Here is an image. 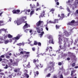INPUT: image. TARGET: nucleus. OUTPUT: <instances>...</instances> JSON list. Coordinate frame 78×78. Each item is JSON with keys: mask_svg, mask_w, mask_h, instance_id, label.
I'll return each instance as SVG.
<instances>
[{"mask_svg": "<svg viewBox=\"0 0 78 78\" xmlns=\"http://www.w3.org/2000/svg\"><path fill=\"white\" fill-rule=\"evenodd\" d=\"M26 19H27L26 17H23L21 19L17 21H15L14 22L15 24H17V25H20V24H22V22H23V23H25V22H27V21H24L25 19L26 20Z\"/></svg>", "mask_w": 78, "mask_h": 78, "instance_id": "obj_1", "label": "nucleus"}, {"mask_svg": "<svg viewBox=\"0 0 78 78\" xmlns=\"http://www.w3.org/2000/svg\"><path fill=\"white\" fill-rule=\"evenodd\" d=\"M35 28H36L38 33H41L39 34V35L40 36V37L41 38L42 37V36H43V34H44V32H41V31H43V29L42 28H40L39 27H35Z\"/></svg>", "mask_w": 78, "mask_h": 78, "instance_id": "obj_2", "label": "nucleus"}, {"mask_svg": "<svg viewBox=\"0 0 78 78\" xmlns=\"http://www.w3.org/2000/svg\"><path fill=\"white\" fill-rule=\"evenodd\" d=\"M28 27H30V25L29 24H28L27 23H26L25 24L23 27V29L24 31V32H25V33H27V32H28V30H30L29 29H26L25 30V29H26V28H28Z\"/></svg>", "mask_w": 78, "mask_h": 78, "instance_id": "obj_3", "label": "nucleus"}, {"mask_svg": "<svg viewBox=\"0 0 78 78\" xmlns=\"http://www.w3.org/2000/svg\"><path fill=\"white\" fill-rule=\"evenodd\" d=\"M36 25L37 27H39L40 26L41 27H43L44 22L39 20L37 23H36Z\"/></svg>", "mask_w": 78, "mask_h": 78, "instance_id": "obj_4", "label": "nucleus"}, {"mask_svg": "<svg viewBox=\"0 0 78 78\" xmlns=\"http://www.w3.org/2000/svg\"><path fill=\"white\" fill-rule=\"evenodd\" d=\"M20 37V35L18 34L16 37H15L12 38V39H9V42H12V40H15V39L16 40H19Z\"/></svg>", "mask_w": 78, "mask_h": 78, "instance_id": "obj_5", "label": "nucleus"}, {"mask_svg": "<svg viewBox=\"0 0 78 78\" xmlns=\"http://www.w3.org/2000/svg\"><path fill=\"white\" fill-rule=\"evenodd\" d=\"M50 64L51 65V68H50V71L51 72V73L53 72V71H54V68H53V64H54V63L53 62H50Z\"/></svg>", "mask_w": 78, "mask_h": 78, "instance_id": "obj_6", "label": "nucleus"}, {"mask_svg": "<svg viewBox=\"0 0 78 78\" xmlns=\"http://www.w3.org/2000/svg\"><path fill=\"white\" fill-rule=\"evenodd\" d=\"M48 39H51V40H50L49 41V44H50V43L53 44V38L52 37V36H51V35L48 36Z\"/></svg>", "mask_w": 78, "mask_h": 78, "instance_id": "obj_7", "label": "nucleus"}, {"mask_svg": "<svg viewBox=\"0 0 78 78\" xmlns=\"http://www.w3.org/2000/svg\"><path fill=\"white\" fill-rule=\"evenodd\" d=\"M25 73L24 74V75L25 76V78H29V75L27 73H28V71L26 69H25L24 71Z\"/></svg>", "mask_w": 78, "mask_h": 78, "instance_id": "obj_8", "label": "nucleus"}, {"mask_svg": "<svg viewBox=\"0 0 78 78\" xmlns=\"http://www.w3.org/2000/svg\"><path fill=\"white\" fill-rule=\"evenodd\" d=\"M58 36H59L58 38V40H59V44L60 45H61L62 44L61 41H62V38H63V37H62L61 35H59Z\"/></svg>", "mask_w": 78, "mask_h": 78, "instance_id": "obj_9", "label": "nucleus"}, {"mask_svg": "<svg viewBox=\"0 0 78 78\" xmlns=\"http://www.w3.org/2000/svg\"><path fill=\"white\" fill-rule=\"evenodd\" d=\"M20 10H14L12 11V12L13 14H19V12H20Z\"/></svg>", "mask_w": 78, "mask_h": 78, "instance_id": "obj_10", "label": "nucleus"}, {"mask_svg": "<svg viewBox=\"0 0 78 78\" xmlns=\"http://www.w3.org/2000/svg\"><path fill=\"white\" fill-rule=\"evenodd\" d=\"M77 4H78V0H76L75 2L74 3V4L73 5H71V7H72V6H75V8H77Z\"/></svg>", "mask_w": 78, "mask_h": 78, "instance_id": "obj_11", "label": "nucleus"}, {"mask_svg": "<svg viewBox=\"0 0 78 78\" xmlns=\"http://www.w3.org/2000/svg\"><path fill=\"white\" fill-rule=\"evenodd\" d=\"M66 46H67V45H66V44L65 43L64 44V45L63 47L61 48L62 46H60L59 47L60 48H62V49H64V50H66Z\"/></svg>", "mask_w": 78, "mask_h": 78, "instance_id": "obj_12", "label": "nucleus"}, {"mask_svg": "<svg viewBox=\"0 0 78 78\" xmlns=\"http://www.w3.org/2000/svg\"><path fill=\"white\" fill-rule=\"evenodd\" d=\"M49 51L50 53V55L54 56H56V54H53V51H52V50H49Z\"/></svg>", "mask_w": 78, "mask_h": 78, "instance_id": "obj_13", "label": "nucleus"}, {"mask_svg": "<svg viewBox=\"0 0 78 78\" xmlns=\"http://www.w3.org/2000/svg\"><path fill=\"white\" fill-rule=\"evenodd\" d=\"M31 10L32 11L30 12V17H31L32 16V15L34 14V9H31Z\"/></svg>", "mask_w": 78, "mask_h": 78, "instance_id": "obj_14", "label": "nucleus"}, {"mask_svg": "<svg viewBox=\"0 0 78 78\" xmlns=\"http://www.w3.org/2000/svg\"><path fill=\"white\" fill-rule=\"evenodd\" d=\"M5 22L4 21H0V26H3L5 25Z\"/></svg>", "mask_w": 78, "mask_h": 78, "instance_id": "obj_15", "label": "nucleus"}, {"mask_svg": "<svg viewBox=\"0 0 78 78\" xmlns=\"http://www.w3.org/2000/svg\"><path fill=\"white\" fill-rule=\"evenodd\" d=\"M45 15V12L43 11V12L41 13V14L40 15V16H39V18L41 17H43L44 16V15Z\"/></svg>", "mask_w": 78, "mask_h": 78, "instance_id": "obj_16", "label": "nucleus"}, {"mask_svg": "<svg viewBox=\"0 0 78 78\" xmlns=\"http://www.w3.org/2000/svg\"><path fill=\"white\" fill-rule=\"evenodd\" d=\"M6 30H7V29H5L4 28L1 29L0 30V31H5V33H8V31H6Z\"/></svg>", "mask_w": 78, "mask_h": 78, "instance_id": "obj_17", "label": "nucleus"}, {"mask_svg": "<svg viewBox=\"0 0 78 78\" xmlns=\"http://www.w3.org/2000/svg\"><path fill=\"white\" fill-rule=\"evenodd\" d=\"M63 34H65V36H69V33L67 31H66L65 32H64L63 33Z\"/></svg>", "mask_w": 78, "mask_h": 78, "instance_id": "obj_18", "label": "nucleus"}, {"mask_svg": "<svg viewBox=\"0 0 78 78\" xmlns=\"http://www.w3.org/2000/svg\"><path fill=\"white\" fill-rule=\"evenodd\" d=\"M0 75H1L0 76V77L1 78H2V75H4L3 78H5V74H4V73H0Z\"/></svg>", "mask_w": 78, "mask_h": 78, "instance_id": "obj_19", "label": "nucleus"}, {"mask_svg": "<svg viewBox=\"0 0 78 78\" xmlns=\"http://www.w3.org/2000/svg\"><path fill=\"white\" fill-rule=\"evenodd\" d=\"M31 11V10H30V9H29L28 10H27L26 12L25 13L26 14H27V15H28L29 14V13Z\"/></svg>", "mask_w": 78, "mask_h": 78, "instance_id": "obj_20", "label": "nucleus"}, {"mask_svg": "<svg viewBox=\"0 0 78 78\" xmlns=\"http://www.w3.org/2000/svg\"><path fill=\"white\" fill-rule=\"evenodd\" d=\"M29 55H30V54L26 55H24V58H26L27 59V58H28V56H29Z\"/></svg>", "mask_w": 78, "mask_h": 78, "instance_id": "obj_21", "label": "nucleus"}, {"mask_svg": "<svg viewBox=\"0 0 78 78\" xmlns=\"http://www.w3.org/2000/svg\"><path fill=\"white\" fill-rule=\"evenodd\" d=\"M74 22H75V20H73L71 21V23H69L68 24V25H71V23H73Z\"/></svg>", "mask_w": 78, "mask_h": 78, "instance_id": "obj_22", "label": "nucleus"}, {"mask_svg": "<svg viewBox=\"0 0 78 78\" xmlns=\"http://www.w3.org/2000/svg\"><path fill=\"white\" fill-rule=\"evenodd\" d=\"M56 22H54L51 21H49L48 22V23H55Z\"/></svg>", "mask_w": 78, "mask_h": 78, "instance_id": "obj_23", "label": "nucleus"}, {"mask_svg": "<svg viewBox=\"0 0 78 78\" xmlns=\"http://www.w3.org/2000/svg\"><path fill=\"white\" fill-rule=\"evenodd\" d=\"M9 40H7L6 41H5V44H7L8 43H9Z\"/></svg>", "mask_w": 78, "mask_h": 78, "instance_id": "obj_24", "label": "nucleus"}, {"mask_svg": "<svg viewBox=\"0 0 78 78\" xmlns=\"http://www.w3.org/2000/svg\"><path fill=\"white\" fill-rule=\"evenodd\" d=\"M36 75H39V72L38 71H36V73H34L35 76H36Z\"/></svg>", "mask_w": 78, "mask_h": 78, "instance_id": "obj_25", "label": "nucleus"}, {"mask_svg": "<svg viewBox=\"0 0 78 78\" xmlns=\"http://www.w3.org/2000/svg\"><path fill=\"white\" fill-rule=\"evenodd\" d=\"M8 37L9 38H12V36L11 34H9L8 35Z\"/></svg>", "mask_w": 78, "mask_h": 78, "instance_id": "obj_26", "label": "nucleus"}, {"mask_svg": "<svg viewBox=\"0 0 78 78\" xmlns=\"http://www.w3.org/2000/svg\"><path fill=\"white\" fill-rule=\"evenodd\" d=\"M21 74H22V72L20 71L19 73H17V75H18V76H20L21 75Z\"/></svg>", "mask_w": 78, "mask_h": 78, "instance_id": "obj_27", "label": "nucleus"}, {"mask_svg": "<svg viewBox=\"0 0 78 78\" xmlns=\"http://www.w3.org/2000/svg\"><path fill=\"white\" fill-rule=\"evenodd\" d=\"M68 54L69 56H71V55H72V53L70 52H68Z\"/></svg>", "mask_w": 78, "mask_h": 78, "instance_id": "obj_28", "label": "nucleus"}, {"mask_svg": "<svg viewBox=\"0 0 78 78\" xmlns=\"http://www.w3.org/2000/svg\"><path fill=\"white\" fill-rule=\"evenodd\" d=\"M55 9L52 8L51 9L50 12H54L55 11Z\"/></svg>", "mask_w": 78, "mask_h": 78, "instance_id": "obj_29", "label": "nucleus"}, {"mask_svg": "<svg viewBox=\"0 0 78 78\" xmlns=\"http://www.w3.org/2000/svg\"><path fill=\"white\" fill-rule=\"evenodd\" d=\"M67 9L68 12H70V9H69V7H67Z\"/></svg>", "mask_w": 78, "mask_h": 78, "instance_id": "obj_30", "label": "nucleus"}, {"mask_svg": "<svg viewBox=\"0 0 78 78\" xmlns=\"http://www.w3.org/2000/svg\"><path fill=\"white\" fill-rule=\"evenodd\" d=\"M27 67L28 68H30V62H29L28 64L27 65Z\"/></svg>", "mask_w": 78, "mask_h": 78, "instance_id": "obj_31", "label": "nucleus"}, {"mask_svg": "<svg viewBox=\"0 0 78 78\" xmlns=\"http://www.w3.org/2000/svg\"><path fill=\"white\" fill-rule=\"evenodd\" d=\"M20 70V69H16L14 70V72H17V71L18 70Z\"/></svg>", "mask_w": 78, "mask_h": 78, "instance_id": "obj_32", "label": "nucleus"}, {"mask_svg": "<svg viewBox=\"0 0 78 78\" xmlns=\"http://www.w3.org/2000/svg\"><path fill=\"white\" fill-rule=\"evenodd\" d=\"M72 67H75V63H73L72 64Z\"/></svg>", "mask_w": 78, "mask_h": 78, "instance_id": "obj_33", "label": "nucleus"}, {"mask_svg": "<svg viewBox=\"0 0 78 78\" xmlns=\"http://www.w3.org/2000/svg\"><path fill=\"white\" fill-rule=\"evenodd\" d=\"M30 6L31 9H33V8H34V7L32 6V4H30Z\"/></svg>", "mask_w": 78, "mask_h": 78, "instance_id": "obj_34", "label": "nucleus"}, {"mask_svg": "<svg viewBox=\"0 0 78 78\" xmlns=\"http://www.w3.org/2000/svg\"><path fill=\"white\" fill-rule=\"evenodd\" d=\"M17 45H19V46H21L22 45V43H20L19 44H17Z\"/></svg>", "mask_w": 78, "mask_h": 78, "instance_id": "obj_35", "label": "nucleus"}, {"mask_svg": "<svg viewBox=\"0 0 78 78\" xmlns=\"http://www.w3.org/2000/svg\"><path fill=\"white\" fill-rule=\"evenodd\" d=\"M5 55H2L1 56L0 58H5Z\"/></svg>", "mask_w": 78, "mask_h": 78, "instance_id": "obj_36", "label": "nucleus"}, {"mask_svg": "<svg viewBox=\"0 0 78 78\" xmlns=\"http://www.w3.org/2000/svg\"><path fill=\"white\" fill-rule=\"evenodd\" d=\"M27 62V58H24L23 59V62Z\"/></svg>", "mask_w": 78, "mask_h": 78, "instance_id": "obj_37", "label": "nucleus"}, {"mask_svg": "<svg viewBox=\"0 0 78 78\" xmlns=\"http://www.w3.org/2000/svg\"><path fill=\"white\" fill-rule=\"evenodd\" d=\"M37 42L36 41H35L34 42V45H37Z\"/></svg>", "mask_w": 78, "mask_h": 78, "instance_id": "obj_38", "label": "nucleus"}, {"mask_svg": "<svg viewBox=\"0 0 78 78\" xmlns=\"http://www.w3.org/2000/svg\"><path fill=\"white\" fill-rule=\"evenodd\" d=\"M37 45H38V46H41V43L40 42H38Z\"/></svg>", "mask_w": 78, "mask_h": 78, "instance_id": "obj_39", "label": "nucleus"}, {"mask_svg": "<svg viewBox=\"0 0 78 78\" xmlns=\"http://www.w3.org/2000/svg\"><path fill=\"white\" fill-rule=\"evenodd\" d=\"M61 16H62V17L64 18V14H63V13L62 14Z\"/></svg>", "mask_w": 78, "mask_h": 78, "instance_id": "obj_40", "label": "nucleus"}, {"mask_svg": "<svg viewBox=\"0 0 78 78\" xmlns=\"http://www.w3.org/2000/svg\"><path fill=\"white\" fill-rule=\"evenodd\" d=\"M58 19L57 20L55 19V20L54 22H56V23H58Z\"/></svg>", "mask_w": 78, "mask_h": 78, "instance_id": "obj_41", "label": "nucleus"}, {"mask_svg": "<svg viewBox=\"0 0 78 78\" xmlns=\"http://www.w3.org/2000/svg\"><path fill=\"white\" fill-rule=\"evenodd\" d=\"M56 29H59V26H58L57 25H56Z\"/></svg>", "mask_w": 78, "mask_h": 78, "instance_id": "obj_42", "label": "nucleus"}, {"mask_svg": "<svg viewBox=\"0 0 78 78\" xmlns=\"http://www.w3.org/2000/svg\"><path fill=\"white\" fill-rule=\"evenodd\" d=\"M7 68H8V65H6V66L4 67V68L5 69H7Z\"/></svg>", "mask_w": 78, "mask_h": 78, "instance_id": "obj_43", "label": "nucleus"}, {"mask_svg": "<svg viewBox=\"0 0 78 78\" xmlns=\"http://www.w3.org/2000/svg\"><path fill=\"white\" fill-rule=\"evenodd\" d=\"M62 65V63L61 62H59L58 63V66H61Z\"/></svg>", "mask_w": 78, "mask_h": 78, "instance_id": "obj_44", "label": "nucleus"}, {"mask_svg": "<svg viewBox=\"0 0 78 78\" xmlns=\"http://www.w3.org/2000/svg\"><path fill=\"white\" fill-rule=\"evenodd\" d=\"M50 75H51V74L48 73L47 75V76L48 77H50Z\"/></svg>", "mask_w": 78, "mask_h": 78, "instance_id": "obj_45", "label": "nucleus"}, {"mask_svg": "<svg viewBox=\"0 0 78 78\" xmlns=\"http://www.w3.org/2000/svg\"><path fill=\"white\" fill-rule=\"evenodd\" d=\"M41 10V8H40L37 9H36V11H38V10Z\"/></svg>", "mask_w": 78, "mask_h": 78, "instance_id": "obj_46", "label": "nucleus"}, {"mask_svg": "<svg viewBox=\"0 0 78 78\" xmlns=\"http://www.w3.org/2000/svg\"><path fill=\"white\" fill-rule=\"evenodd\" d=\"M60 78H63V76H62V74L60 75Z\"/></svg>", "mask_w": 78, "mask_h": 78, "instance_id": "obj_47", "label": "nucleus"}, {"mask_svg": "<svg viewBox=\"0 0 78 78\" xmlns=\"http://www.w3.org/2000/svg\"><path fill=\"white\" fill-rule=\"evenodd\" d=\"M39 6V3L37 2V6Z\"/></svg>", "mask_w": 78, "mask_h": 78, "instance_id": "obj_48", "label": "nucleus"}, {"mask_svg": "<svg viewBox=\"0 0 78 78\" xmlns=\"http://www.w3.org/2000/svg\"><path fill=\"white\" fill-rule=\"evenodd\" d=\"M9 61L11 63L12 62V59H9Z\"/></svg>", "mask_w": 78, "mask_h": 78, "instance_id": "obj_49", "label": "nucleus"}, {"mask_svg": "<svg viewBox=\"0 0 78 78\" xmlns=\"http://www.w3.org/2000/svg\"><path fill=\"white\" fill-rule=\"evenodd\" d=\"M33 51H35V48H32Z\"/></svg>", "mask_w": 78, "mask_h": 78, "instance_id": "obj_50", "label": "nucleus"}, {"mask_svg": "<svg viewBox=\"0 0 78 78\" xmlns=\"http://www.w3.org/2000/svg\"><path fill=\"white\" fill-rule=\"evenodd\" d=\"M19 51H23V49L22 48H20L19 49Z\"/></svg>", "mask_w": 78, "mask_h": 78, "instance_id": "obj_51", "label": "nucleus"}, {"mask_svg": "<svg viewBox=\"0 0 78 78\" xmlns=\"http://www.w3.org/2000/svg\"><path fill=\"white\" fill-rule=\"evenodd\" d=\"M10 58V56H6V58Z\"/></svg>", "mask_w": 78, "mask_h": 78, "instance_id": "obj_52", "label": "nucleus"}, {"mask_svg": "<svg viewBox=\"0 0 78 78\" xmlns=\"http://www.w3.org/2000/svg\"><path fill=\"white\" fill-rule=\"evenodd\" d=\"M56 4L57 5H59V3L58 2H57Z\"/></svg>", "mask_w": 78, "mask_h": 78, "instance_id": "obj_53", "label": "nucleus"}, {"mask_svg": "<svg viewBox=\"0 0 78 78\" xmlns=\"http://www.w3.org/2000/svg\"><path fill=\"white\" fill-rule=\"evenodd\" d=\"M33 62L34 63V62H36V60H35V59H34L33 60Z\"/></svg>", "mask_w": 78, "mask_h": 78, "instance_id": "obj_54", "label": "nucleus"}, {"mask_svg": "<svg viewBox=\"0 0 78 78\" xmlns=\"http://www.w3.org/2000/svg\"><path fill=\"white\" fill-rule=\"evenodd\" d=\"M20 54H23V52L22 51H21V52L20 53Z\"/></svg>", "mask_w": 78, "mask_h": 78, "instance_id": "obj_55", "label": "nucleus"}, {"mask_svg": "<svg viewBox=\"0 0 78 78\" xmlns=\"http://www.w3.org/2000/svg\"><path fill=\"white\" fill-rule=\"evenodd\" d=\"M26 54H28L27 55H29L30 52H26Z\"/></svg>", "mask_w": 78, "mask_h": 78, "instance_id": "obj_56", "label": "nucleus"}, {"mask_svg": "<svg viewBox=\"0 0 78 78\" xmlns=\"http://www.w3.org/2000/svg\"><path fill=\"white\" fill-rule=\"evenodd\" d=\"M48 49H49V48L48 47H47L46 49V51H48Z\"/></svg>", "mask_w": 78, "mask_h": 78, "instance_id": "obj_57", "label": "nucleus"}, {"mask_svg": "<svg viewBox=\"0 0 78 78\" xmlns=\"http://www.w3.org/2000/svg\"><path fill=\"white\" fill-rule=\"evenodd\" d=\"M2 58L1 57H0V62H1V61H2Z\"/></svg>", "mask_w": 78, "mask_h": 78, "instance_id": "obj_58", "label": "nucleus"}, {"mask_svg": "<svg viewBox=\"0 0 78 78\" xmlns=\"http://www.w3.org/2000/svg\"><path fill=\"white\" fill-rule=\"evenodd\" d=\"M73 71H72L71 72V76H72V75H73Z\"/></svg>", "mask_w": 78, "mask_h": 78, "instance_id": "obj_59", "label": "nucleus"}, {"mask_svg": "<svg viewBox=\"0 0 78 78\" xmlns=\"http://www.w3.org/2000/svg\"><path fill=\"white\" fill-rule=\"evenodd\" d=\"M9 77L10 78H12V76H11V75H10L9 76Z\"/></svg>", "mask_w": 78, "mask_h": 78, "instance_id": "obj_60", "label": "nucleus"}, {"mask_svg": "<svg viewBox=\"0 0 78 78\" xmlns=\"http://www.w3.org/2000/svg\"><path fill=\"white\" fill-rule=\"evenodd\" d=\"M32 30L31 29H30V31H29V32L30 33H31L32 32Z\"/></svg>", "mask_w": 78, "mask_h": 78, "instance_id": "obj_61", "label": "nucleus"}, {"mask_svg": "<svg viewBox=\"0 0 78 78\" xmlns=\"http://www.w3.org/2000/svg\"><path fill=\"white\" fill-rule=\"evenodd\" d=\"M45 28L46 30H47V31H48V27H46Z\"/></svg>", "mask_w": 78, "mask_h": 78, "instance_id": "obj_62", "label": "nucleus"}, {"mask_svg": "<svg viewBox=\"0 0 78 78\" xmlns=\"http://www.w3.org/2000/svg\"><path fill=\"white\" fill-rule=\"evenodd\" d=\"M72 29L69 30V31H70V33H72Z\"/></svg>", "mask_w": 78, "mask_h": 78, "instance_id": "obj_63", "label": "nucleus"}, {"mask_svg": "<svg viewBox=\"0 0 78 78\" xmlns=\"http://www.w3.org/2000/svg\"><path fill=\"white\" fill-rule=\"evenodd\" d=\"M74 68L75 69H78V66H75V67H74Z\"/></svg>", "mask_w": 78, "mask_h": 78, "instance_id": "obj_64", "label": "nucleus"}]
</instances>
